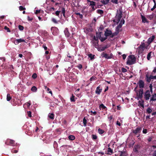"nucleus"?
I'll list each match as a JSON object with an SVG mask.
<instances>
[{
    "mask_svg": "<svg viewBox=\"0 0 156 156\" xmlns=\"http://www.w3.org/2000/svg\"><path fill=\"white\" fill-rule=\"evenodd\" d=\"M136 62V58L134 55H131L128 57L126 62L127 64L131 65L134 64Z\"/></svg>",
    "mask_w": 156,
    "mask_h": 156,
    "instance_id": "nucleus-1",
    "label": "nucleus"
},
{
    "mask_svg": "<svg viewBox=\"0 0 156 156\" xmlns=\"http://www.w3.org/2000/svg\"><path fill=\"white\" fill-rule=\"evenodd\" d=\"M137 87H136L134 89V90L136 91L137 97L136 98H137L138 100L139 98H142L143 97V89H140L139 90H136V89Z\"/></svg>",
    "mask_w": 156,
    "mask_h": 156,
    "instance_id": "nucleus-2",
    "label": "nucleus"
},
{
    "mask_svg": "<svg viewBox=\"0 0 156 156\" xmlns=\"http://www.w3.org/2000/svg\"><path fill=\"white\" fill-rule=\"evenodd\" d=\"M121 14L122 13L121 12L117 14L115 17V19L113 20L114 22L116 23H117L119 22L120 19L122 17Z\"/></svg>",
    "mask_w": 156,
    "mask_h": 156,
    "instance_id": "nucleus-3",
    "label": "nucleus"
},
{
    "mask_svg": "<svg viewBox=\"0 0 156 156\" xmlns=\"http://www.w3.org/2000/svg\"><path fill=\"white\" fill-rule=\"evenodd\" d=\"M151 94L150 91L149 90H147L145 92L144 96V98L146 100H148L151 97Z\"/></svg>",
    "mask_w": 156,
    "mask_h": 156,
    "instance_id": "nucleus-4",
    "label": "nucleus"
},
{
    "mask_svg": "<svg viewBox=\"0 0 156 156\" xmlns=\"http://www.w3.org/2000/svg\"><path fill=\"white\" fill-rule=\"evenodd\" d=\"M22 42H26L25 40L22 38H20L19 39H16L14 41V43L15 44L17 45L19 43H21Z\"/></svg>",
    "mask_w": 156,
    "mask_h": 156,
    "instance_id": "nucleus-5",
    "label": "nucleus"
},
{
    "mask_svg": "<svg viewBox=\"0 0 156 156\" xmlns=\"http://www.w3.org/2000/svg\"><path fill=\"white\" fill-rule=\"evenodd\" d=\"M139 85V87L140 88H143L144 86V82L142 80H140L138 83Z\"/></svg>",
    "mask_w": 156,
    "mask_h": 156,
    "instance_id": "nucleus-6",
    "label": "nucleus"
},
{
    "mask_svg": "<svg viewBox=\"0 0 156 156\" xmlns=\"http://www.w3.org/2000/svg\"><path fill=\"white\" fill-rule=\"evenodd\" d=\"M138 106L139 107H141L144 108V101L142 100L139 101H138Z\"/></svg>",
    "mask_w": 156,
    "mask_h": 156,
    "instance_id": "nucleus-7",
    "label": "nucleus"
},
{
    "mask_svg": "<svg viewBox=\"0 0 156 156\" xmlns=\"http://www.w3.org/2000/svg\"><path fill=\"white\" fill-rule=\"evenodd\" d=\"M145 44L144 43H142L140 45V46L139 47V49H140V50H141L140 52H142L144 51V49L145 48Z\"/></svg>",
    "mask_w": 156,
    "mask_h": 156,
    "instance_id": "nucleus-8",
    "label": "nucleus"
},
{
    "mask_svg": "<svg viewBox=\"0 0 156 156\" xmlns=\"http://www.w3.org/2000/svg\"><path fill=\"white\" fill-rule=\"evenodd\" d=\"M112 34V31L109 30H106L105 33V35L106 37H107L111 35Z\"/></svg>",
    "mask_w": 156,
    "mask_h": 156,
    "instance_id": "nucleus-9",
    "label": "nucleus"
},
{
    "mask_svg": "<svg viewBox=\"0 0 156 156\" xmlns=\"http://www.w3.org/2000/svg\"><path fill=\"white\" fill-rule=\"evenodd\" d=\"M156 101V94H154L152 95V97L150 99V101Z\"/></svg>",
    "mask_w": 156,
    "mask_h": 156,
    "instance_id": "nucleus-10",
    "label": "nucleus"
},
{
    "mask_svg": "<svg viewBox=\"0 0 156 156\" xmlns=\"http://www.w3.org/2000/svg\"><path fill=\"white\" fill-rule=\"evenodd\" d=\"M102 90L100 89V87H97L96 90V93L98 94H100V93L101 92Z\"/></svg>",
    "mask_w": 156,
    "mask_h": 156,
    "instance_id": "nucleus-11",
    "label": "nucleus"
},
{
    "mask_svg": "<svg viewBox=\"0 0 156 156\" xmlns=\"http://www.w3.org/2000/svg\"><path fill=\"white\" fill-rule=\"evenodd\" d=\"M64 33L65 34L66 36L67 37H69V33L67 28H66L64 30Z\"/></svg>",
    "mask_w": 156,
    "mask_h": 156,
    "instance_id": "nucleus-12",
    "label": "nucleus"
},
{
    "mask_svg": "<svg viewBox=\"0 0 156 156\" xmlns=\"http://www.w3.org/2000/svg\"><path fill=\"white\" fill-rule=\"evenodd\" d=\"M121 154L120 156H127V153L125 151H121Z\"/></svg>",
    "mask_w": 156,
    "mask_h": 156,
    "instance_id": "nucleus-13",
    "label": "nucleus"
},
{
    "mask_svg": "<svg viewBox=\"0 0 156 156\" xmlns=\"http://www.w3.org/2000/svg\"><path fill=\"white\" fill-rule=\"evenodd\" d=\"M154 38V36H153L149 38L148 40V43H150L153 41Z\"/></svg>",
    "mask_w": 156,
    "mask_h": 156,
    "instance_id": "nucleus-14",
    "label": "nucleus"
},
{
    "mask_svg": "<svg viewBox=\"0 0 156 156\" xmlns=\"http://www.w3.org/2000/svg\"><path fill=\"white\" fill-rule=\"evenodd\" d=\"M103 57L108 59L111 58H112V56H109L107 54H103Z\"/></svg>",
    "mask_w": 156,
    "mask_h": 156,
    "instance_id": "nucleus-15",
    "label": "nucleus"
},
{
    "mask_svg": "<svg viewBox=\"0 0 156 156\" xmlns=\"http://www.w3.org/2000/svg\"><path fill=\"white\" fill-rule=\"evenodd\" d=\"M98 37L99 38V39L101 41H104L107 38L106 37H104V38L102 37L101 36V34H100V36L99 35H98Z\"/></svg>",
    "mask_w": 156,
    "mask_h": 156,
    "instance_id": "nucleus-16",
    "label": "nucleus"
},
{
    "mask_svg": "<svg viewBox=\"0 0 156 156\" xmlns=\"http://www.w3.org/2000/svg\"><path fill=\"white\" fill-rule=\"evenodd\" d=\"M48 117L50 119H54V115L53 113H49L48 115Z\"/></svg>",
    "mask_w": 156,
    "mask_h": 156,
    "instance_id": "nucleus-17",
    "label": "nucleus"
},
{
    "mask_svg": "<svg viewBox=\"0 0 156 156\" xmlns=\"http://www.w3.org/2000/svg\"><path fill=\"white\" fill-rule=\"evenodd\" d=\"M101 2L104 4H106L109 2V0H101Z\"/></svg>",
    "mask_w": 156,
    "mask_h": 156,
    "instance_id": "nucleus-18",
    "label": "nucleus"
},
{
    "mask_svg": "<svg viewBox=\"0 0 156 156\" xmlns=\"http://www.w3.org/2000/svg\"><path fill=\"white\" fill-rule=\"evenodd\" d=\"M141 16L142 22L144 23L147 22V20L145 18V17L142 15H141Z\"/></svg>",
    "mask_w": 156,
    "mask_h": 156,
    "instance_id": "nucleus-19",
    "label": "nucleus"
},
{
    "mask_svg": "<svg viewBox=\"0 0 156 156\" xmlns=\"http://www.w3.org/2000/svg\"><path fill=\"white\" fill-rule=\"evenodd\" d=\"M140 130V128H137L135 130L133 131V133H137L139 132Z\"/></svg>",
    "mask_w": 156,
    "mask_h": 156,
    "instance_id": "nucleus-20",
    "label": "nucleus"
},
{
    "mask_svg": "<svg viewBox=\"0 0 156 156\" xmlns=\"http://www.w3.org/2000/svg\"><path fill=\"white\" fill-rule=\"evenodd\" d=\"M151 54H153L152 52H150L148 53L147 57V58L148 60H149L151 58Z\"/></svg>",
    "mask_w": 156,
    "mask_h": 156,
    "instance_id": "nucleus-21",
    "label": "nucleus"
},
{
    "mask_svg": "<svg viewBox=\"0 0 156 156\" xmlns=\"http://www.w3.org/2000/svg\"><path fill=\"white\" fill-rule=\"evenodd\" d=\"M146 112L147 113L150 114L152 112V109L150 108H148L146 110Z\"/></svg>",
    "mask_w": 156,
    "mask_h": 156,
    "instance_id": "nucleus-22",
    "label": "nucleus"
},
{
    "mask_svg": "<svg viewBox=\"0 0 156 156\" xmlns=\"http://www.w3.org/2000/svg\"><path fill=\"white\" fill-rule=\"evenodd\" d=\"M69 139L71 140H73L75 139V137L73 135L69 136L68 137Z\"/></svg>",
    "mask_w": 156,
    "mask_h": 156,
    "instance_id": "nucleus-23",
    "label": "nucleus"
},
{
    "mask_svg": "<svg viewBox=\"0 0 156 156\" xmlns=\"http://www.w3.org/2000/svg\"><path fill=\"white\" fill-rule=\"evenodd\" d=\"M11 99V97L10 96L9 94H8L7 96V101H9Z\"/></svg>",
    "mask_w": 156,
    "mask_h": 156,
    "instance_id": "nucleus-24",
    "label": "nucleus"
},
{
    "mask_svg": "<svg viewBox=\"0 0 156 156\" xmlns=\"http://www.w3.org/2000/svg\"><path fill=\"white\" fill-rule=\"evenodd\" d=\"M100 109L102 108V109L106 108V107L103 104H101L99 106Z\"/></svg>",
    "mask_w": 156,
    "mask_h": 156,
    "instance_id": "nucleus-25",
    "label": "nucleus"
},
{
    "mask_svg": "<svg viewBox=\"0 0 156 156\" xmlns=\"http://www.w3.org/2000/svg\"><path fill=\"white\" fill-rule=\"evenodd\" d=\"M31 90L35 92L37 90V88L35 86H33L32 87Z\"/></svg>",
    "mask_w": 156,
    "mask_h": 156,
    "instance_id": "nucleus-26",
    "label": "nucleus"
},
{
    "mask_svg": "<svg viewBox=\"0 0 156 156\" xmlns=\"http://www.w3.org/2000/svg\"><path fill=\"white\" fill-rule=\"evenodd\" d=\"M98 132L99 134H102L104 133V131L100 129H98Z\"/></svg>",
    "mask_w": 156,
    "mask_h": 156,
    "instance_id": "nucleus-27",
    "label": "nucleus"
},
{
    "mask_svg": "<svg viewBox=\"0 0 156 156\" xmlns=\"http://www.w3.org/2000/svg\"><path fill=\"white\" fill-rule=\"evenodd\" d=\"M89 2H90V5H91L92 6L95 5V2H94L93 1H89Z\"/></svg>",
    "mask_w": 156,
    "mask_h": 156,
    "instance_id": "nucleus-28",
    "label": "nucleus"
},
{
    "mask_svg": "<svg viewBox=\"0 0 156 156\" xmlns=\"http://www.w3.org/2000/svg\"><path fill=\"white\" fill-rule=\"evenodd\" d=\"M90 112L91 113V115H95L97 113L95 111L93 112L92 111H89V112Z\"/></svg>",
    "mask_w": 156,
    "mask_h": 156,
    "instance_id": "nucleus-29",
    "label": "nucleus"
},
{
    "mask_svg": "<svg viewBox=\"0 0 156 156\" xmlns=\"http://www.w3.org/2000/svg\"><path fill=\"white\" fill-rule=\"evenodd\" d=\"M111 2L117 4L118 3V0H111Z\"/></svg>",
    "mask_w": 156,
    "mask_h": 156,
    "instance_id": "nucleus-30",
    "label": "nucleus"
},
{
    "mask_svg": "<svg viewBox=\"0 0 156 156\" xmlns=\"http://www.w3.org/2000/svg\"><path fill=\"white\" fill-rule=\"evenodd\" d=\"M88 56L91 59H92L94 58V55H93L91 54H89Z\"/></svg>",
    "mask_w": 156,
    "mask_h": 156,
    "instance_id": "nucleus-31",
    "label": "nucleus"
},
{
    "mask_svg": "<svg viewBox=\"0 0 156 156\" xmlns=\"http://www.w3.org/2000/svg\"><path fill=\"white\" fill-rule=\"evenodd\" d=\"M19 9L20 11L24 10L25 9V8H24L23 6H20L19 7Z\"/></svg>",
    "mask_w": 156,
    "mask_h": 156,
    "instance_id": "nucleus-32",
    "label": "nucleus"
},
{
    "mask_svg": "<svg viewBox=\"0 0 156 156\" xmlns=\"http://www.w3.org/2000/svg\"><path fill=\"white\" fill-rule=\"evenodd\" d=\"M76 14L80 18H83L82 15L80 14V13H76Z\"/></svg>",
    "mask_w": 156,
    "mask_h": 156,
    "instance_id": "nucleus-33",
    "label": "nucleus"
},
{
    "mask_svg": "<svg viewBox=\"0 0 156 156\" xmlns=\"http://www.w3.org/2000/svg\"><path fill=\"white\" fill-rule=\"evenodd\" d=\"M83 123L84 125V126H86V124L87 123V120L84 118L83 119Z\"/></svg>",
    "mask_w": 156,
    "mask_h": 156,
    "instance_id": "nucleus-34",
    "label": "nucleus"
},
{
    "mask_svg": "<svg viewBox=\"0 0 156 156\" xmlns=\"http://www.w3.org/2000/svg\"><path fill=\"white\" fill-rule=\"evenodd\" d=\"M70 100L71 101H74L75 100H74V97L72 95V97L70 98Z\"/></svg>",
    "mask_w": 156,
    "mask_h": 156,
    "instance_id": "nucleus-35",
    "label": "nucleus"
},
{
    "mask_svg": "<svg viewBox=\"0 0 156 156\" xmlns=\"http://www.w3.org/2000/svg\"><path fill=\"white\" fill-rule=\"evenodd\" d=\"M97 12L98 13L100 14H102L103 13V10H97Z\"/></svg>",
    "mask_w": 156,
    "mask_h": 156,
    "instance_id": "nucleus-36",
    "label": "nucleus"
},
{
    "mask_svg": "<svg viewBox=\"0 0 156 156\" xmlns=\"http://www.w3.org/2000/svg\"><path fill=\"white\" fill-rule=\"evenodd\" d=\"M62 13L63 14V16H64L65 11V9L64 8H62Z\"/></svg>",
    "mask_w": 156,
    "mask_h": 156,
    "instance_id": "nucleus-37",
    "label": "nucleus"
},
{
    "mask_svg": "<svg viewBox=\"0 0 156 156\" xmlns=\"http://www.w3.org/2000/svg\"><path fill=\"white\" fill-rule=\"evenodd\" d=\"M4 29L6 30L7 32H10V30L9 29V28H8L6 26H5V28H4Z\"/></svg>",
    "mask_w": 156,
    "mask_h": 156,
    "instance_id": "nucleus-38",
    "label": "nucleus"
},
{
    "mask_svg": "<svg viewBox=\"0 0 156 156\" xmlns=\"http://www.w3.org/2000/svg\"><path fill=\"white\" fill-rule=\"evenodd\" d=\"M19 30H23V27L21 26V25H19Z\"/></svg>",
    "mask_w": 156,
    "mask_h": 156,
    "instance_id": "nucleus-39",
    "label": "nucleus"
},
{
    "mask_svg": "<svg viewBox=\"0 0 156 156\" xmlns=\"http://www.w3.org/2000/svg\"><path fill=\"white\" fill-rule=\"evenodd\" d=\"M25 105H26L27 107H29L30 105V104L29 103V102H27L26 103Z\"/></svg>",
    "mask_w": 156,
    "mask_h": 156,
    "instance_id": "nucleus-40",
    "label": "nucleus"
},
{
    "mask_svg": "<svg viewBox=\"0 0 156 156\" xmlns=\"http://www.w3.org/2000/svg\"><path fill=\"white\" fill-rule=\"evenodd\" d=\"M122 72L125 73L127 71V70L126 69L122 68Z\"/></svg>",
    "mask_w": 156,
    "mask_h": 156,
    "instance_id": "nucleus-41",
    "label": "nucleus"
},
{
    "mask_svg": "<svg viewBox=\"0 0 156 156\" xmlns=\"http://www.w3.org/2000/svg\"><path fill=\"white\" fill-rule=\"evenodd\" d=\"M150 78L151 79H156V76H150Z\"/></svg>",
    "mask_w": 156,
    "mask_h": 156,
    "instance_id": "nucleus-42",
    "label": "nucleus"
},
{
    "mask_svg": "<svg viewBox=\"0 0 156 156\" xmlns=\"http://www.w3.org/2000/svg\"><path fill=\"white\" fill-rule=\"evenodd\" d=\"M32 77L33 78L35 79L37 77V75L36 73H34L32 75Z\"/></svg>",
    "mask_w": 156,
    "mask_h": 156,
    "instance_id": "nucleus-43",
    "label": "nucleus"
},
{
    "mask_svg": "<svg viewBox=\"0 0 156 156\" xmlns=\"http://www.w3.org/2000/svg\"><path fill=\"white\" fill-rule=\"evenodd\" d=\"M27 114L29 117H31V112L30 111H28L27 112Z\"/></svg>",
    "mask_w": 156,
    "mask_h": 156,
    "instance_id": "nucleus-44",
    "label": "nucleus"
},
{
    "mask_svg": "<svg viewBox=\"0 0 156 156\" xmlns=\"http://www.w3.org/2000/svg\"><path fill=\"white\" fill-rule=\"evenodd\" d=\"M122 25V24H121V23H120L119 25L117 27V29H119L121 27Z\"/></svg>",
    "mask_w": 156,
    "mask_h": 156,
    "instance_id": "nucleus-45",
    "label": "nucleus"
},
{
    "mask_svg": "<svg viewBox=\"0 0 156 156\" xmlns=\"http://www.w3.org/2000/svg\"><path fill=\"white\" fill-rule=\"evenodd\" d=\"M52 20L53 22H54L55 23H57L56 20L54 18H52Z\"/></svg>",
    "mask_w": 156,
    "mask_h": 156,
    "instance_id": "nucleus-46",
    "label": "nucleus"
},
{
    "mask_svg": "<svg viewBox=\"0 0 156 156\" xmlns=\"http://www.w3.org/2000/svg\"><path fill=\"white\" fill-rule=\"evenodd\" d=\"M108 153H112V151L110 148H109L108 149Z\"/></svg>",
    "mask_w": 156,
    "mask_h": 156,
    "instance_id": "nucleus-47",
    "label": "nucleus"
},
{
    "mask_svg": "<svg viewBox=\"0 0 156 156\" xmlns=\"http://www.w3.org/2000/svg\"><path fill=\"white\" fill-rule=\"evenodd\" d=\"M147 129H144L143 130V132L144 133H147Z\"/></svg>",
    "mask_w": 156,
    "mask_h": 156,
    "instance_id": "nucleus-48",
    "label": "nucleus"
},
{
    "mask_svg": "<svg viewBox=\"0 0 156 156\" xmlns=\"http://www.w3.org/2000/svg\"><path fill=\"white\" fill-rule=\"evenodd\" d=\"M40 12V10H37L36 11V12H35V13L36 14H37L39 13Z\"/></svg>",
    "mask_w": 156,
    "mask_h": 156,
    "instance_id": "nucleus-49",
    "label": "nucleus"
},
{
    "mask_svg": "<svg viewBox=\"0 0 156 156\" xmlns=\"http://www.w3.org/2000/svg\"><path fill=\"white\" fill-rule=\"evenodd\" d=\"M92 138L94 139H96L97 138V136L95 135H92Z\"/></svg>",
    "mask_w": 156,
    "mask_h": 156,
    "instance_id": "nucleus-50",
    "label": "nucleus"
},
{
    "mask_svg": "<svg viewBox=\"0 0 156 156\" xmlns=\"http://www.w3.org/2000/svg\"><path fill=\"white\" fill-rule=\"evenodd\" d=\"M27 19L29 21H31L33 20L32 18L30 17L29 16H27Z\"/></svg>",
    "mask_w": 156,
    "mask_h": 156,
    "instance_id": "nucleus-51",
    "label": "nucleus"
},
{
    "mask_svg": "<svg viewBox=\"0 0 156 156\" xmlns=\"http://www.w3.org/2000/svg\"><path fill=\"white\" fill-rule=\"evenodd\" d=\"M60 12V11H56L55 12V14H56V15L58 16Z\"/></svg>",
    "mask_w": 156,
    "mask_h": 156,
    "instance_id": "nucleus-52",
    "label": "nucleus"
},
{
    "mask_svg": "<svg viewBox=\"0 0 156 156\" xmlns=\"http://www.w3.org/2000/svg\"><path fill=\"white\" fill-rule=\"evenodd\" d=\"M126 57V55L125 54H123L122 55V58L123 59H125Z\"/></svg>",
    "mask_w": 156,
    "mask_h": 156,
    "instance_id": "nucleus-53",
    "label": "nucleus"
},
{
    "mask_svg": "<svg viewBox=\"0 0 156 156\" xmlns=\"http://www.w3.org/2000/svg\"><path fill=\"white\" fill-rule=\"evenodd\" d=\"M125 23V21L124 20H121V22L120 23H121V24H123L124 23Z\"/></svg>",
    "mask_w": 156,
    "mask_h": 156,
    "instance_id": "nucleus-54",
    "label": "nucleus"
},
{
    "mask_svg": "<svg viewBox=\"0 0 156 156\" xmlns=\"http://www.w3.org/2000/svg\"><path fill=\"white\" fill-rule=\"evenodd\" d=\"M116 124L118 125H119V126H120V122L118 121H117V122Z\"/></svg>",
    "mask_w": 156,
    "mask_h": 156,
    "instance_id": "nucleus-55",
    "label": "nucleus"
},
{
    "mask_svg": "<svg viewBox=\"0 0 156 156\" xmlns=\"http://www.w3.org/2000/svg\"><path fill=\"white\" fill-rule=\"evenodd\" d=\"M155 8H156V6L155 5L153 6V8L151 9V10L153 11L154 9Z\"/></svg>",
    "mask_w": 156,
    "mask_h": 156,
    "instance_id": "nucleus-56",
    "label": "nucleus"
},
{
    "mask_svg": "<svg viewBox=\"0 0 156 156\" xmlns=\"http://www.w3.org/2000/svg\"><path fill=\"white\" fill-rule=\"evenodd\" d=\"M147 81H148V82H150V80L151 79H150V77L148 78L147 76Z\"/></svg>",
    "mask_w": 156,
    "mask_h": 156,
    "instance_id": "nucleus-57",
    "label": "nucleus"
},
{
    "mask_svg": "<svg viewBox=\"0 0 156 156\" xmlns=\"http://www.w3.org/2000/svg\"><path fill=\"white\" fill-rule=\"evenodd\" d=\"M67 56L68 57H69L70 58H72V56L70 55L69 54H68L67 55Z\"/></svg>",
    "mask_w": 156,
    "mask_h": 156,
    "instance_id": "nucleus-58",
    "label": "nucleus"
},
{
    "mask_svg": "<svg viewBox=\"0 0 156 156\" xmlns=\"http://www.w3.org/2000/svg\"><path fill=\"white\" fill-rule=\"evenodd\" d=\"M153 86L152 84H150L149 86L150 89H152Z\"/></svg>",
    "mask_w": 156,
    "mask_h": 156,
    "instance_id": "nucleus-59",
    "label": "nucleus"
},
{
    "mask_svg": "<svg viewBox=\"0 0 156 156\" xmlns=\"http://www.w3.org/2000/svg\"><path fill=\"white\" fill-rule=\"evenodd\" d=\"M78 67L80 69H81L82 68V66L81 65H80L78 66Z\"/></svg>",
    "mask_w": 156,
    "mask_h": 156,
    "instance_id": "nucleus-60",
    "label": "nucleus"
},
{
    "mask_svg": "<svg viewBox=\"0 0 156 156\" xmlns=\"http://www.w3.org/2000/svg\"><path fill=\"white\" fill-rule=\"evenodd\" d=\"M152 138L151 137H149L148 139V141H151V140Z\"/></svg>",
    "mask_w": 156,
    "mask_h": 156,
    "instance_id": "nucleus-61",
    "label": "nucleus"
},
{
    "mask_svg": "<svg viewBox=\"0 0 156 156\" xmlns=\"http://www.w3.org/2000/svg\"><path fill=\"white\" fill-rule=\"evenodd\" d=\"M94 77H91V78H90V81H92V80H94Z\"/></svg>",
    "mask_w": 156,
    "mask_h": 156,
    "instance_id": "nucleus-62",
    "label": "nucleus"
},
{
    "mask_svg": "<svg viewBox=\"0 0 156 156\" xmlns=\"http://www.w3.org/2000/svg\"><path fill=\"white\" fill-rule=\"evenodd\" d=\"M43 47L44 48V50H47V47L46 46H43Z\"/></svg>",
    "mask_w": 156,
    "mask_h": 156,
    "instance_id": "nucleus-63",
    "label": "nucleus"
},
{
    "mask_svg": "<svg viewBox=\"0 0 156 156\" xmlns=\"http://www.w3.org/2000/svg\"><path fill=\"white\" fill-rule=\"evenodd\" d=\"M156 115V112H153V113H152V115Z\"/></svg>",
    "mask_w": 156,
    "mask_h": 156,
    "instance_id": "nucleus-64",
    "label": "nucleus"
}]
</instances>
